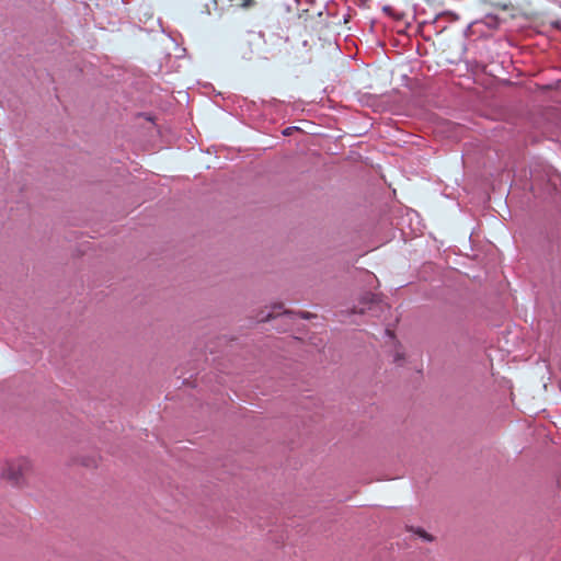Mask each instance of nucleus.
<instances>
[{
	"mask_svg": "<svg viewBox=\"0 0 561 561\" xmlns=\"http://www.w3.org/2000/svg\"><path fill=\"white\" fill-rule=\"evenodd\" d=\"M298 314L300 316V318H304V319L310 318L309 313H307V312H299Z\"/></svg>",
	"mask_w": 561,
	"mask_h": 561,
	"instance_id": "1a4fd4ad",
	"label": "nucleus"
},
{
	"mask_svg": "<svg viewBox=\"0 0 561 561\" xmlns=\"http://www.w3.org/2000/svg\"><path fill=\"white\" fill-rule=\"evenodd\" d=\"M383 11H385V12H390V11H391V8H390V7H388V5H386V7H383Z\"/></svg>",
	"mask_w": 561,
	"mask_h": 561,
	"instance_id": "ddd939ff",
	"label": "nucleus"
},
{
	"mask_svg": "<svg viewBox=\"0 0 561 561\" xmlns=\"http://www.w3.org/2000/svg\"><path fill=\"white\" fill-rule=\"evenodd\" d=\"M478 23H479V22H474V23H470L469 25H467V27H466V28H465V31H463V35H465L466 37H469V36L471 35V33H472V27H473V25H474V24H478Z\"/></svg>",
	"mask_w": 561,
	"mask_h": 561,
	"instance_id": "0eeeda50",
	"label": "nucleus"
},
{
	"mask_svg": "<svg viewBox=\"0 0 561 561\" xmlns=\"http://www.w3.org/2000/svg\"><path fill=\"white\" fill-rule=\"evenodd\" d=\"M278 316H286L289 318H294L296 316L295 312L286 310L282 304L274 305L270 311L262 314L260 321H270Z\"/></svg>",
	"mask_w": 561,
	"mask_h": 561,
	"instance_id": "7ed1b4c3",
	"label": "nucleus"
},
{
	"mask_svg": "<svg viewBox=\"0 0 561 561\" xmlns=\"http://www.w3.org/2000/svg\"><path fill=\"white\" fill-rule=\"evenodd\" d=\"M377 304V296L373 293H366L352 310V313L365 314L368 310H371Z\"/></svg>",
	"mask_w": 561,
	"mask_h": 561,
	"instance_id": "f03ea898",
	"label": "nucleus"
},
{
	"mask_svg": "<svg viewBox=\"0 0 561 561\" xmlns=\"http://www.w3.org/2000/svg\"><path fill=\"white\" fill-rule=\"evenodd\" d=\"M260 37L264 39V33L263 32H260L259 33Z\"/></svg>",
	"mask_w": 561,
	"mask_h": 561,
	"instance_id": "4468645a",
	"label": "nucleus"
},
{
	"mask_svg": "<svg viewBox=\"0 0 561 561\" xmlns=\"http://www.w3.org/2000/svg\"><path fill=\"white\" fill-rule=\"evenodd\" d=\"M497 5H499L500 8H502L503 10H507V9H508V7H510V5H508V4H506V3H505V4H497Z\"/></svg>",
	"mask_w": 561,
	"mask_h": 561,
	"instance_id": "9b49d317",
	"label": "nucleus"
},
{
	"mask_svg": "<svg viewBox=\"0 0 561 561\" xmlns=\"http://www.w3.org/2000/svg\"><path fill=\"white\" fill-rule=\"evenodd\" d=\"M502 20L494 14H486L479 23H483L488 28L495 30L501 25Z\"/></svg>",
	"mask_w": 561,
	"mask_h": 561,
	"instance_id": "39448f33",
	"label": "nucleus"
},
{
	"mask_svg": "<svg viewBox=\"0 0 561 561\" xmlns=\"http://www.w3.org/2000/svg\"><path fill=\"white\" fill-rule=\"evenodd\" d=\"M253 0H243V5H251Z\"/></svg>",
	"mask_w": 561,
	"mask_h": 561,
	"instance_id": "9d476101",
	"label": "nucleus"
},
{
	"mask_svg": "<svg viewBox=\"0 0 561 561\" xmlns=\"http://www.w3.org/2000/svg\"><path fill=\"white\" fill-rule=\"evenodd\" d=\"M409 531L413 533L414 535H417L424 541H432L433 540V536L430 535L428 533H426L421 527H413V526H411V527H409Z\"/></svg>",
	"mask_w": 561,
	"mask_h": 561,
	"instance_id": "423d86ee",
	"label": "nucleus"
},
{
	"mask_svg": "<svg viewBox=\"0 0 561 561\" xmlns=\"http://www.w3.org/2000/svg\"><path fill=\"white\" fill-rule=\"evenodd\" d=\"M551 275L556 282H561V243L558 245L556 259L551 264Z\"/></svg>",
	"mask_w": 561,
	"mask_h": 561,
	"instance_id": "20e7f679",
	"label": "nucleus"
},
{
	"mask_svg": "<svg viewBox=\"0 0 561 561\" xmlns=\"http://www.w3.org/2000/svg\"><path fill=\"white\" fill-rule=\"evenodd\" d=\"M30 468L31 462L27 459L19 458L7 465L2 476L11 481L13 485H20Z\"/></svg>",
	"mask_w": 561,
	"mask_h": 561,
	"instance_id": "f257e3e1",
	"label": "nucleus"
},
{
	"mask_svg": "<svg viewBox=\"0 0 561 561\" xmlns=\"http://www.w3.org/2000/svg\"><path fill=\"white\" fill-rule=\"evenodd\" d=\"M402 359H403V356L400 353H397L394 355V362L396 363L400 364Z\"/></svg>",
	"mask_w": 561,
	"mask_h": 561,
	"instance_id": "6e6552de",
	"label": "nucleus"
},
{
	"mask_svg": "<svg viewBox=\"0 0 561 561\" xmlns=\"http://www.w3.org/2000/svg\"><path fill=\"white\" fill-rule=\"evenodd\" d=\"M283 134L285 136H288L290 134V127L286 128Z\"/></svg>",
	"mask_w": 561,
	"mask_h": 561,
	"instance_id": "f8f14e48",
	"label": "nucleus"
}]
</instances>
